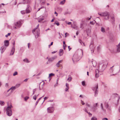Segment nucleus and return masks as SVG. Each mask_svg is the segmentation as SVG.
<instances>
[{
    "label": "nucleus",
    "mask_w": 120,
    "mask_h": 120,
    "mask_svg": "<svg viewBox=\"0 0 120 120\" xmlns=\"http://www.w3.org/2000/svg\"><path fill=\"white\" fill-rule=\"evenodd\" d=\"M101 109H102L103 110H104V109H103V104L102 103L101 104Z\"/></svg>",
    "instance_id": "39"
},
{
    "label": "nucleus",
    "mask_w": 120,
    "mask_h": 120,
    "mask_svg": "<svg viewBox=\"0 0 120 120\" xmlns=\"http://www.w3.org/2000/svg\"><path fill=\"white\" fill-rule=\"evenodd\" d=\"M103 16L106 17L105 19L106 20H108L109 19V14L108 12H103Z\"/></svg>",
    "instance_id": "5"
},
{
    "label": "nucleus",
    "mask_w": 120,
    "mask_h": 120,
    "mask_svg": "<svg viewBox=\"0 0 120 120\" xmlns=\"http://www.w3.org/2000/svg\"><path fill=\"white\" fill-rule=\"evenodd\" d=\"M68 49H69V51H70V50L71 49V48H70V46H68Z\"/></svg>",
    "instance_id": "50"
},
{
    "label": "nucleus",
    "mask_w": 120,
    "mask_h": 120,
    "mask_svg": "<svg viewBox=\"0 0 120 120\" xmlns=\"http://www.w3.org/2000/svg\"><path fill=\"white\" fill-rule=\"evenodd\" d=\"M65 1V0H63L61 1L60 2V4L61 5H63L64 4Z\"/></svg>",
    "instance_id": "22"
},
{
    "label": "nucleus",
    "mask_w": 120,
    "mask_h": 120,
    "mask_svg": "<svg viewBox=\"0 0 120 120\" xmlns=\"http://www.w3.org/2000/svg\"><path fill=\"white\" fill-rule=\"evenodd\" d=\"M99 72L98 70L97 69L96 70V74L95 75V77L96 78H97L99 76V75L98 73Z\"/></svg>",
    "instance_id": "16"
},
{
    "label": "nucleus",
    "mask_w": 120,
    "mask_h": 120,
    "mask_svg": "<svg viewBox=\"0 0 120 120\" xmlns=\"http://www.w3.org/2000/svg\"><path fill=\"white\" fill-rule=\"evenodd\" d=\"M97 120V118L95 117H94L91 118V120Z\"/></svg>",
    "instance_id": "25"
},
{
    "label": "nucleus",
    "mask_w": 120,
    "mask_h": 120,
    "mask_svg": "<svg viewBox=\"0 0 120 120\" xmlns=\"http://www.w3.org/2000/svg\"><path fill=\"white\" fill-rule=\"evenodd\" d=\"M117 52H120V42L117 46Z\"/></svg>",
    "instance_id": "15"
},
{
    "label": "nucleus",
    "mask_w": 120,
    "mask_h": 120,
    "mask_svg": "<svg viewBox=\"0 0 120 120\" xmlns=\"http://www.w3.org/2000/svg\"><path fill=\"white\" fill-rule=\"evenodd\" d=\"M0 104L2 106L4 105V102L3 101H0Z\"/></svg>",
    "instance_id": "21"
},
{
    "label": "nucleus",
    "mask_w": 120,
    "mask_h": 120,
    "mask_svg": "<svg viewBox=\"0 0 120 120\" xmlns=\"http://www.w3.org/2000/svg\"><path fill=\"white\" fill-rule=\"evenodd\" d=\"M44 19L43 18H41L40 19V21H42Z\"/></svg>",
    "instance_id": "61"
},
{
    "label": "nucleus",
    "mask_w": 120,
    "mask_h": 120,
    "mask_svg": "<svg viewBox=\"0 0 120 120\" xmlns=\"http://www.w3.org/2000/svg\"><path fill=\"white\" fill-rule=\"evenodd\" d=\"M79 41L82 45V43L83 42L81 40L79 39Z\"/></svg>",
    "instance_id": "37"
},
{
    "label": "nucleus",
    "mask_w": 120,
    "mask_h": 120,
    "mask_svg": "<svg viewBox=\"0 0 120 120\" xmlns=\"http://www.w3.org/2000/svg\"><path fill=\"white\" fill-rule=\"evenodd\" d=\"M69 88H69L66 87V89H65V91H68Z\"/></svg>",
    "instance_id": "48"
},
{
    "label": "nucleus",
    "mask_w": 120,
    "mask_h": 120,
    "mask_svg": "<svg viewBox=\"0 0 120 120\" xmlns=\"http://www.w3.org/2000/svg\"><path fill=\"white\" fill-rule=\"evenodd\" d=\"M5 46H3L1 47L0 48V52L1 54H2L5 51L6 49V48L4 47Z\"/></svg>",
    "instance_id": "9"
},
{
    "label": "nucleus",
    "mask_w": 120,
    "mask_h": 120,
    "mask_svg": "<svg viewBox=\"0 0 120 120\" xmlns=\"http://www.w3.org/2000/svg\"><path fill=\"white\" fill-rule=\"evenodd\" d=\"M93 45L92 44H90V47L91 49V51H92L93 50V52H94V51L93 50V48L92 49H91V47H93Z\"/></svg>",
    "instance_id": "31"
},
{
    "label": "nucleus",
    "mask_w": 120,
    "mask_h": 120,
    "mask_svg": "<svg viewBox=\"0 0 120 120\" xmlns=\"http://www.w3.org/2000/svg\"><path fill=\"white\" fill-rule=\"evenodd\" d=\"M38 102H39V101H36V103H35V105H36L37 104Z\"/></svg>",
    "instance_id": "55"
},
{
    "label": "nucleus",
    "mask_w": 120,
    "mask_h": 120,
    "mask_svg": "<svg viewBox=\"0 0 120 120\" xmlns=\"http://www.w3.org/2000/svg\"><path fill=\"white\" fill-rule=\"evenodd\" d=\"M93 90L95 91V96H97V95L98 93V85L97 84L94 87H93L92 88Z\"/></svg>",
    "instance_id": "4"
},
{
    "label": "nucleus",
    "mask_w": 120,
    "mask_h": 120,
    "mask_svg": "<svg viewBox=\"0 0 120 120\" xmlns=\"http://www.w3.org/2000/svg\"><path fill=\"white\" fill-rule=\"evenodd\" d=\"M98 15H99L101 16H103L102 13H98Z\"/></svg>",
    "instance_id": "42"
},
{
    "label": "nucleus",
    "mask_w": 120,
    "mask_h": 120,
    "mask_svg": "<svg viewBox=\"0 0 120 120\" xmlns=\"http://www.w3.org/2000/svg\"><path fill=\"white\" fill-rule=\"evenodd\" d=\"M81 103L83 105H84L85 104V103L84 102L82 101V100H81Z\"/></svg>",
    "instance_id": "45"
},
{
    "label": "nucleus",
    "mask_w": 120,
    "mask_h": 120,
    "mask_svg": "<svg viewBox=\"0 0 120 120\" xmlns=\"http://www.w3.org/2000/svg\"><path fill=\"white\" fill-rule=\"evenodd\" d=\"M108 64V63H105V64L103 63L102 64V66L101 67L100 66V68L101 72H103L104 70L107 67Z\"/></svg>",
    "instance_id": "6"
},
{
    "label": "nucleus",
    "mask_w": 120,
    "mask_h": 120,
    "mask_svg": "<svg viewBox=\"0 0 120 120\" xmlns=\"http://www.w3.org/2000/svg\"><path fill=\"white\" fill-rule=\"evenodd\" d=\"M10 34H11V33H8V34L6 35L5 36L6 37H8V36L10 35Z\"/></svg>",
    "instance_id": "41"
},
{
    "label": "nucleus",
    "mask_w": 120,
    "mask_h": 120,
    "mask_svg": "<svg viewBox=\"0 0 120 120\" xmlns=\"http://www.w3.org/2000/svg\"><path fill=\"white\" fill-rule=\"evenodd\" d=\"M55 75V74H54L52 73H51L49 75V76L48 78L49 79V81L50 80V77L51 76H54Z\"/></svg>",
    "instance_id": "20"
},
{
    "label": "nucleus",
    "mask_w": 120,
    "mask_h": 120,
    "mask_svg": "<svg viewBox=\"0 0 120 120\" xmlns=\"http://www.w3.org/2000/svg\"><path fill=\"white\" fill-rule=\"evenodd\" d=\"M82 57V56H79L78 54L76 53H75L74 55L72 60L74 63L75 62H77L79 61Z\"/></svg>",
    "instance_id": "2"
},
{
    "label": "nucleus",
    "mask_w": 120,
    "mask_h": 120,
    "mask_svg": "<svg viewBox=\"0 0 120 120\" xmlns=\"http://www.w3.org/2000/svg\"><path fill=\"white\" fill-rule=\"evenodd\" d=\"M101 31L102 32L104 33L105 32V29L103 27H101Z\"/></svg>",
    "instance_id": "23"
},
{
    "label": "nucleus",
    "mask_w": 120,
    "mask_h": 120,
    "mask_svg": "<svg viewBox=\"0 0 120 120\" xmlns=\"http://www.w3.org/2000/svg\"><path fill=\"white\" fill-rule=\"evenodd\" d=\"M22 23L21 20H20L19 21H18L17 22L14 23V25L15 26H18L19 27H20L22 25Z\"/></svg>",
    "instance_id": "8"
},
{
    "label": "nucleus",
    "mask_w": 120,
    "mask_h": 120,
    "mask_svg": "<svg viewBox=\"0 0 120 120\" xmlns=\"http://www.w3.org/2000/svg\"><path fill=\"white\" fill-rule=\"evenodd\" d=\"M90 24H91L94 25V24L95 23L94 22H90Z\"/></svg>",
    "instance_id": "47"
},
{
    "label": "nucleus",
    "mask_w": 120,
    "mask_h": 120,
    "mask_svg": "<svg viewBox=\"0 0 120 120\" xmlns=\"http://www.w3.org/2000/svg\"><path fill=\"white\" fill-rule=\"evenodd\" d=\"M38 95L36 96V95L34 96L33 97V99H34L35 100L36 99L37 97L38 96Z\"/></svg>",
    "instance_id": "33"
},
{
    "label": "nucleus",
    "mask_w": 120,
    "mask_h": 120,
    "mask_svg": "<svg viewBox=\"0 0 120 120\" xmlns=\"http://www.w3.org/2000/svg\"><path fill=\"white\" fill-rule=\"evenodd\" d=\"M21 13L22 14H25L26 11L24 10L22 11H21Z\"/></svg>",
    "instance_id": "28"
},
{
    "label": "nucleus",
    "mask_w": 120,
    "mask_h": 120,
    "mask_svg": "<svg viewBox=\"0 0 120 120\" xmlns=\"http://www.w3.org/2000/svg\"><path fill=\"white\" fill-rule=\"evenodd\" d=\"M56 51H54L52 52V54L55 53L56 52Z\"/></svg>",
    "instance_id": "62"
},
{
    "label": "nucleus",
    "mask_w": 120,
    "mask_h": 120,
    "mask_svg": "<svg viewBox=\"0 0 120 120\" xmlns=\"http://www.w3.org/2000/svg\"><path fill=\"white\" fill-rule=\"evenodd\" d=\"M114 66H112V67H111V68L110 69V70H112V71H113V70L112 69V68Z\"/></svg>",
    "instance_id": "54"
},
{
    "label": "nucleus",
    "mask_w": 120,
    "mask_h": 120,
    "mask_svg": "<svg viewBox=\"0 0 120 120\" xmlns=\"http://www.w3.org/2000/svg\"><path fill=\"white\" fill-rule=\"evenodd\" d=\"M62 61V60H60L58 61L56 64V66L58 67L60 66V63H61Z\"/></svg>",
    "instance_id": "17"
},
{
    "label": "nucleus",
    "mask_w": 120,
    "mask_h": 120,
    "mask_svg": "<svg viewBox=\"0 0 120 120\" xmlns=\"http://www.w3.org/2000/svg\"><path fill=\"white\" fill-rule=\"evenodd\" d=\"M48 98V97H45L44 98V100L43 101V102L45 100H46V99H47Z\"/></svg>",
    "instance_id": "46"
},
{
    "label": "nucleus",
    "mask_w": 120,
    "mask_h": 120,
    "mask_svg": "<svg viewBox=\"0 0 120 120\" xmlns=\"http://www.w3.org/2000/svg\"><path fill=\"white\" fill-rule=\"evenodd\" d=\"M28 79H26L24 81L26 82L27 81Z\"/></svg>",
    "instance_id": "58"
},
{
    "label": "nucleus",
    "mask_w": 120,
    "mask_h": 120,
    "mask_svg": "<svg viewBox=\"0 0 120 120\" xmlns=\"http://www.w3.org/2000/svg\"><path fill=\"white\" fill-rule=\"evenodd\" d=\"M15 48H14V46L12 47L11 51V52L10 53V55H13L15 52Z\"/></svg>",
    "instance_id": "12"
},
{
    "label": "nucleus",
    "mask_w": 120,
    "mask_h": 120,
    "mask_svg": "<svg viewBox=\"0 0 120 120\" xmlns=\"http://www.w3.org/2000/svg\"><path fill=\"white\" fill-rule=\"evenodd\" d=\"M86 105L88 107H90V105H89V104H88L87 103H86Z\"/></svg>",
    "instance_id": "51"
},
{
    "label": "nucleus",
    "mask_w": 120,
    "mask_h": 120,
    "mask_svg": "<svg viewBox=\"0 0 120 120\" xmlns=\"http://www.w3.org/2000/svg\"><path fill=\"white\" fill-rule=\"evenodd\" d=\"M30 8L29 5L27 6V7L26 9V13H28L30 12Z\"/></svg>",
    "instance_id": "13"
},
{
    "label": "nucleus",
    "mask_w": 120,
    "mask_h": 120,
    "mask_svg": "<svg viewBox=\"0 0 120 120\" xmlns=\"http://www.w3.org/2000/svg\"><path fill=\"white\" fill-rule=\"evenodd\" d=\"M29 97L26 96L24 98V100L25 101H26L28 98H29Z\"/></svg>",
    "instance_id": "32"
},
{
    "label": "nucleus",
    "mask_w": 120,
    "mask_h": 120,
    "mask_svg": "<svg viewBox=\"0 0 120 120\" xmlns=\"http://www.w3.org/2000/svg\"><path fill=\"white\" fill-rule=\"evenodd\" d=\"M39 25L38 24L37 26V27L35 28L32 30V32L35 35L36 38H37L38 37L39 35V31L37 30V27H38Z\"/></svg>",
    "instance_id": "3"
},
{
    "label": "nucleus",
    "mask_w": 120,
    "mask_h": 120,
    "mask_svg": "<svg viewBox=\"0 0 120 120\" xmlns=\"http://www.w3.org/2000/svg\"><path fill=\"white\" fill-rule=\"evenodd\" d=\"M57 57L56 56H54L52 57L51 58H49L47 62V64H49L51 63H52L54 60Z\"/></svg>",
    "instance_id": "7"
},
{
    "label": "nucleus",
    "mask_w": 120,
    "mask_h": 120,
    "mask_svg": "<svg viewBox=\"0 0 120 120\" xmlns=\"http://www.w3.org/2000/svg\"><path fill=\"white\" fill-rule=\"evenodd\" d=\"M54 24H56V25L57 26H58L60 24L58 22H55V23H54Z\"/></svg>",
    "instance_id": "34"
},
{
    "label": "nucleus",
    "mask_w": 120,
    "mask_h": 120,
    "mask_svg": "<svg viewBox=\"0 0 120 120\" xmlns=\"http://www.w3.org/2000/svg\"><path fill=\"white\" fill-rule=\"evenodd\" d=\"M13 46L12 47H13L14 46V48H15V42H14L13 43Z\"/></svg>",
    "instance_id": "59"
},
{
    "label": "nucleus",
    "mask_w": 120,
    "mask_h": 120,
    "mask_svg": "<svg viewBox=\"0 0 120 120\" xmlns=\"http://www.w3.org/2000/svg\"><path fill=\"white\" fill-rule=\"evenodd\" d=\"M97 105H98V103H96L93 106H94V107H96L97 106Z\"/></svg>",
    "instance_id": "40"
},
{
    "label": "nucleus",
    "mask_w": 120,
    "mask_h": 120,
    "mask_svg": "<svg viewBox=\"0 0 120 120\" xmlns=\"http://www.w3.org/2000/svg\"><path fill=\"white\" fill-rule=\"evenodd\" d=\"M71 22H69L68 23V25H71Z\"/></svg>",
    "instance_id": "57"
},
{
    "label": "nucleus",
    "mask_w": 120,
    "mask_h": 120,
    "mask_svg": "<svg viewBox=\"0 0 120 120\" xmlns=\"http://www.w3.org/2000/svg\"><path fill=\"white\" fill-rule=\"evenodd\" d=\"M91 18V17H90V18H86V19H87L88 20H90V19Z\"/></svg>",
    "instance_id": "52"
},
{
    "label": "nucleus",
    "mask_w": 120,
    "mask_h": 120,
    "mask_svg": "<svg viewBox=\"0 0 120 120\" xmlns=\"http://www.w3.org/2000/svg\"><path fill=\"white\" fill-rule=\"evenodd\" d=\"M85 110V112H86L87 113L88 112V111H87L86 109H85L84 110Z\"/></svg>",
    "instance_id": "64"
},
{
    "label": "nucleus",
    "mask_w": 120,
    "mask_h": 120,
    "mask_svg": "<svg viewBox=\"0 0 120 120\" xmlns=\"http://www.w3.org/2000/svg\"><path fill=\"white\" fill-rule=\"evenodd\" d=\"M23 60L26 63H28L29 62L28 60L27 59H24Z\"/></svg>",
    "instance_id": "27"
},
{
    "label": "nucleus",
    "mask_w": 120,
    "mask_h": 120,
    "mask_svg": "<svg viewBox=\"0 0 120 120\" xmlns=\"http://www.w3.org/2000/svg\"><path fill=\"white\" fill-rule=\"evenodd\" d=\"M48 112L49 113H52L54 111V109L53 107H50L47 108Z\"/></svg>",
    "instance_id": "11"
},
{
    "label": "nucleus",
    "mask_w": 120,
    "mask_h": 120,
    "mask_svg": "<svg viewBox=\"0 0 120 120\" xmlns=\"http://www.w3.org/2000/svg\"><path fill=\"white\" fill-rule=\"evenodd\" d=\"M72 78L71 77H69L67 79V80L68 82H70L72 80Z\"/></svg>",
    "instance_id": "26"
},
{
    "label": "nucleus",
    "mask_w": 120,
    "mask_h": 120,
    "mask_svg": "<svg viewBox=\"0 0 120 120\" xmlns=\"http://www.w3.org/2000/svg\"><path fill=\"white\" fill-rule=\"evenodd\" d=\"M102 120H108V119L107 118H104L103 119H102Z\"/></svg>",
    "instance_id": "53"
},
{
    "label": "nucleus",
    "mask_w": 120,
    "mask_h": 120,
    "mask_svg": "<svg viewBox=\"0 0 120 120\" xmlns=\"http://www.w3.org/2000/svg\"><path fill=\"white\" fill-rule=\"evenodd\" d=\"M30 43H29L28 44V48H29V45H30Z\"/></svg>",
    "instance_id": "60"
},
{
    "label": "nucleus",
    "mask_w": 120,
    "mask_h": 120,
    "mask_svg": "<svg viewBox=\"0 0 120 120\" xmlns=\"http://www.w3.org/2000/svg\"><path fill=\"white\" fill-rule=\"evenodd\" d=\"M20 84H16L15 86L16 87V88H17L19 87L20 86Z\"/></svg>",
    "instance_id": "29"
},
{
    "label": "nucleus",
    "mask_w": 120,
    "mask_h": 120,
    "mask_svg": "<svg viewBox=\"0 0 120 120\" xmlns=\"http://www.w3.org/2000/svg\"><path fill=\"white\" fill-rule=\"evenodd\" d=\"M54 14H56V16H57V15H58V14L55 11V13H54Z\"/></svg>",
    "instance_id": "63"
},
{
    "label": "nucleus",
    "mask_w": 120,
    "mask_h": 120,
    "mask_svg": "<svg viewBox=\"0 0 120 120\" xmlns=\"http://www.w3.org/2000/svg\"><path fill=\"white\" fill-rule=\"evenodd\" d=\"M7 107L6 109V113L8 116H10L12 115V111L11 108L13 107L11 103L9 104L8 103H7Z\"/></svg>",
    "instance_id": "1"
},
{
    "label": "nucleus",
    "mask_w": 120,
    "mask_h": 120,
    "mask_svg": "<svg viewBox=\"0 0 120 120\" xmlns=\"http://www.w3.org/2000/svg\"><path fill=\"white\" fill-rule=\"evenodd\" d=\"M64 53L63 50V49H60L59 52V56H62Z\"/></svg>",
    "instance_id": "14"
},
{
    "label": "nucleus",
    "mask_w": 120,
    "mask_h": 120,
    "mask_svg": "<svg viewBox=\"0 0 120 120\" xmlns=\"http://www.w3.org/2000/svg\"><path fill=\"white\" fill-rule=\"evenodd\" d=\"M111 19L113 20V22L115 21L114 18L113 17H111Z\"/></svg>",
    "instance_id": "38"
},
{
    "label": "nucleus",
    "mask_w": 120,
    "mask_h": 120,
    "mask_svg": "<svg viewBox=\"0 0 120 120\" xmlns=\"http://www.w3.org/2000/svg\"><path fill=\"white\" fill-rule=\"evenodd\" d=\"M105 107L106 108H108V104L106 103L105 106Z\"/></svg>",
    "instance_id": "36"
},
{
    "label": "nucleus",
    "mask_w": 120,
    "mask_h": 120,
    "mask_svg": "<svg viewBox=\"0 0 120 120\" xmlns=\"http://www.w3.org/2000/svg\"><path fill=\"white\" fill-rule=\"evenodd\" d=\"M66 87L69 88V84L68 83H66Z\"/></svg>",
    "instance_id": "44"
},
{
    "label": "nucleus",
    "mask_w": 120,
    "mask_h": 120,
    "mask_svg": "<svg viewBox=\"0 0 120 120\" xmlns=\"http://www.w3.org/2000/svg\"><path fill=\"white\" fill-rule=\"evenodd\" d=\"M97 49L98 50H99L100 49V47H97Z\"/></svg>",
    "instance_id": "56"
},
{
    "label": "nucleus",
    "mask_w": 120,
    "mask_h": 120,
    "mask_svg": "<svg viewBox=\"0 0 120 120\" xmlns=\"http://www.w3.org/2000/svg\"><path fill=\"white\" fill-rule=\"evenodd\" d=\"M16 87H15V86H12L10 88V89H11V92H12V90H15L16 89Z\"/></svg>",
    "instance_id": "19"
},
{
    "label": "nucleus",
    "mask_w": 120,
    "mask_h": 120,
    "mask_svg": "<svg viewBox=\"0 0 120 120\" xmlns=\"http://www.w3.org/2000/svg\"><path fill=\"white\" fill-rule=\"evenodd\" d=\"M4 45L3 46H5L4 47L7 48L9 45V41L7 40H5L4 41Z\"/></svg>",
    "instance_id": "10"
},
{
    "label": "nucleus",
    "mask_w": 120,
    "mask_h": 120,
    "mask_svg": "<svg viewBox=\"0 0 120 120\" xmlns=\"http://www.w3.org/2000/svg\"><path fill=\"white\" fill-rule=\"evenodd\" d=\"M29 0H23V4L26 3L29 4Z\"/></svg>",
    "instance_id": "18"
},
{
    "label": "nucleus",
    "mask_w": 120,
    "mask_h": 120,
    "mask_svg": "<svg viewBox=\"0 0 120 120\" xmlns=\"http://www.w3.org/2000/svg\"><path fill=\"white\" fill-rule=\"evenodd\" d=\"M18 75V72L17 71H16L13 74V76H15Z\"/></svg>",
    "instance_id": "30"
},
{
    "label": "nucleus",
    "mask_w": 120,
    "mask_h": 120,
    "mask_svg": "<svg viewBox=\"0 0 120 120\" xmlns=\"http://www.w3.org/2000/svg\"><path fill=\"white\" fill-rule=\"evenodd\" d=\"M92 109L93 110V111L94 112H95L97 109V108L96 107H94L93 106V107L92 108Z\"/></svg>",
    "instance_id": "24"
},
{
    "label": "nucleus",
    "mask_w": 120,
    "mask_h": 120,
    "mask_svg": "<svg viewBox=\"0 0 120 120\" xmlns=\"http://www.w3.org/2000/svg\"><path fill=\"white\" fill-rule=\"evenodd\" d=\"M82 84L83 86H84L85 85V82L83 81L82 82Z\"/></svg>",
    "instance_id": "43"
},
{
    "label": "nucleus",
    "mask_w": 120,
    "mask_h": 120,
    "mask_svg": "<svg viewBox=\"0 0 120 120\" xmlns=\"http://www.w3.org/2000/svg\"><path fill=\"white\" fill-rule=\"evenodd\" d=\"M87 113L89 114V116H91L92 114L90 112H88Z\"/></svg>",
    "instance_id": "49"
},
{
    "label": "nucleus",
    "mask_w": 120,
    "mask_h": 120,
    "mask_svg": "<svg viewBox=\"0 0 120 120\" xmlns=\"http://www.w3.org/2000/svg\"><path fill=\"white\" fill-rule=\"evenodd\" d=\"M80 27L81 28H82V29H83V28L84 27L83 26V23H81L80 25Z\"/></svg>",
    "instance_id": "35"
}]
</instances>
